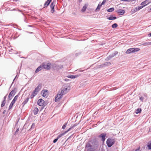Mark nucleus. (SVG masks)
Masks as SVG:
<instances>
[{"instance_id":"obj_1","label":"nucleus","mask_w":151,"mask_h":151,"mask_svg":"<svg viewBox=\"0 0 151 151\" xmlns=\"http://www.w3.org/2000/svg\"><path fill=\"white\" fill-rule=\"evenodd\" d=\"M115 142V141L114 139L112 138H109L106 141V144L109 147H110L114 145Z\"/></svg>"},{"instance_id":"obj_2","label":"nucleus","mask_w":151,"mask_h":151,"mask_svg":"<svg viewBox=\"0 0 151 151\" xmlns=\"http://www.w3.org/2000/svg\"><path fill=\"white\" fill-rule=\"evenodd\" d=\"M37 104L41 106L40 108H39L40 109V111L42 110L46 105V104L45 103L44 100L42 99H40L38 100Z\"/></svg>"},{"instance_id":"obj_3","label":"nucleus","mask_w":151,"mask_h":151,"mask_svg":"<svg viewBox=\"0 0 151 151\" xmlns=\"http://www.w3.org/2000/svg\"><path fill=\"white\" fill-rule=\"evenodd\" d=\"M85 148L87 149V151H93L94 150V147L90 141L87 143Z\"/></svg>"},{"instance_id":"obj_4","label":"nucleus","mask_w":151,"mask_h":151,"mask_svg":"<svg viewBox=\"0 0 151 151\" xmlns=\"http://www.w3.org/2000/svg\"><path fill=\"white\" fill-rule=\"evenodd\" d=\"M140 49L138 48H131L128 49L126 52V54H130L138 51Z\"/></svg>"},{"instance_id":"obj_5","label":"nucleus","mask_w":151,"mask_h":151,"mask_svg":"<svg viewBox=\"0 0 151 151\" xmlns=\"http://www.w3.org/2000/svg\"><path fill=\"white\" fill-rule=\"evenodd\" d=\"M145 6V5L144 6H139L138 7H136L132 9L131 12L132 14H133L136 12L139 11L140 9H142L143 7Z\"/></svg>"},{"instance_id":"obj_6","label":"nucleus","mask_w":151,"mask_h":151,"mask_svg":"<svg viewBox=\"0 0 151 151\" xmlns=\"http://www.w3.org/2000/svg\"><path fill=\"white\" fill-rule=\"evenodd\" d=\"M68 88L66 87H62L61 89L59 91L62 95H63L66 94L68 92Z\"/></svg>"},{"instance_id":"obj_7","label":"nucleus","mask_w":151,"mask_h":151,"mask_svg":"<svg viewBox=\"0 0 151 151\" xmlns=\"http://www.w3.org/2000/svg\"><path fill=\"white\" fill-rule=\"evenodd\" d=\"M63 95L58 91L57 95L56 96L55 99V102L59 101L60 99L62 98Z\"/></svg>"},{"instance_id":"obj_8","label":"nucleus","mask_w":151,"mask_h":151,"mask_svg":"<svg viewBox=\"0 0 151 151\" xmlns=\"http://www.w3.org/2000/svg\"><path fill=\"white\" fill-rule=\"evenodd\" d=\"M89 141L94 147H97L98 145V142L96 139H94Z\"/></svg>"},{"instance_id":"obj_9","label":"nucleus","mask_w":151,"mask_h":151,"mask_svg":"<svg viewBox=\"0 0 151 151\" xmlns=\"http://www.w3.org/2000/svg\"><path fill=\"white\" fill-rule=\"evenodd\" d=\"M106 133L101 134L98 136L99 138H101V140L103 142H104L105 140V137L106 136Z\"/></svg>"},{"instance_id":"obj_10","label":"nucleus","mask_w":151,"mask_h":151,"mask_svg":"<svg viewBox=\"0 0 151 151\" xmlns=\"http://www.w3.org/2000/svg\"><path fill=\"white\" fill-rule=\"evenodd\" d=\"M43 69H46L47 70H49L50 68V63H47V64L43 63L42 64Z\"/></svg>"},{"instance_id":"obj_11","label":"nucleus","mask_w":151,"mask_h":151,"mask_svg":"<svg viewBox=\"0 0 151 151\" xmlns=\"http://www.w3.org/2000/svg\"><path fill=\"white\" fill-rule=\"evenodd\" d=\"M42 93H43L42 96L43 97L47 98L48 96V90H43L42 92Z\"/></svg>"},{"instance_id":"obj_12","label":"nucleus","mask_w":151,"mask_h":151,"mask_svg":"<svg viewBox=\"0 0 151 151\" xmlns=\"http://www.w3.org/2000/svg\"><path fill=\"white\" fill-rule=\"evenodd\" d=\"M52 0H47L44 4L43 8H45L47 7L50 3Z\"/></svg>"},{"instance_id":"obj_13","label":"nucleus","mask_w":151,"mask_h":151,"mask_svg":"<svg viewBox=\"0 0 151 151\" xmlns=\"http://www.w3.org/2000/svg\"><path fill=\"white\" fill-rule=\"evenodd\" d=\"M116 12L119 15H122L124 14L125 11L123 9H119L116 11Z\"/></svg>"},{"instance_id":"obj_14","label":"nucleus","mask_w":151,"mask_h":151,"mask_svg":"<svg viewBox=\"0 0 151 151\" xmlns=\"http://www.w3.org/2000/svg\"><path fill=\"white\" fill-rule=\"evenodd\" d=\"M149 0H146L145 1L143 2H142L141 3L140 5L141 6H144V5H145V6H146L151 2V1L149 2Z\"/></svg>"},{"instance_id":"obj_15","label":"nucleus","mask_w":151,"mask_h":151,"mask_svg":"<svg viewBox=\"0 0 151 151\" xmlns=\"http://www.w3.org/2000/svg\"><path fill=\"white\" fill-rule=\"evenodd\" d=\"M63 68L62 65H54V69L55 70H58Z\"/></svg>"},{"instance_id":"obj_16","label":"nucleus","mask_w":151,"mask_h":151,"mask_svg":"<svg viewBox=\"0 0 151 151\" xmlns=\"http://www.w3.org/2000/svg\"><path fill=\"white\" fill-rule=\"evenodd\" d=\"M17 88H15L14 90H12L10 93L9 94V96H14L16 93Z\"/></svg>"},{"instance_id":"obj_17","label":"nucleus","mask_w":151,"mask_h":151,"mask_svg":"<svg viewBox=\"0 0 151 151\" xmlns=\"http://www.w3.org/2000/svg\"><path fill=\"white\" fill-rule=\"evenodd\" d=\"M88 6V4H84V6H83L81 11L82 12H84L87 8Z\"/></svg>"},{"instance_id":"obj_18","label":"nucleus","mask_w":151,"mask_h":151,"mask_svg":"<svg viewBox=\"0 0 151 151\" xmlns=\"http://www.w3.org/2000/svg\"><path fill=\"white\" fill-rule=\"evenodd\" d=\"M43 69L42 65H40L36 69L35 72L37 73Z\"/></svg>"},{"instance_id":"obj_19","label":"nucleus","mask_w":151,"mask_h":151,"mask_svg":"<svg viewBox=\"0 0 151 151\" xmlns=\"http://www.w3.org/2000/svg\"><path fill=\"white\" fill-rule=\"evenodd\" d=\"M41 84H39L38 86L35 88L34 90L37 93L40 91L41 89Z\"/></svg>"},{"instance_id":"obj_20","label":"nucleus","mask_w":151,"mask_h":151,"mask_svg":"<svg viewBox=\"0 0 151 151\" xmlns=\"http://www.w3.org/2000/svg\"><path fill=\"white\" fill-rule=\"evenodd\" d=\"M115 56L112 53L110 55H109V56L107 57L106 59V60H108L111 59L112 58L114 57Z\"/></svg>"},{"instance_id":"obj_21","label":"nucleus","mask_w":151,"mask_h":151,"mask_svg":"<svg viewBox=\"0 0 151 151\" xmlns=\"http://www.w3.org/2000/svg\"><path fill=\"white\" fill-rule=\"evenodd\" d=\"M39 111L38 109L36 107H35L33 110V112L34 115H36L37 114Z\"/></svg>"},{"instance_id":"obj_22","label":"nucleus","mask_w":151,"mask_h":151,"mask_svg":"<svg viewBox=\"0 0 151 151\" xmlns=\"http://www.w3.org/2000/svg\"><path fill=\"white\" fill-rule=\"evenodd\" d=\"M68 130L65 132H64L62 133L61 134H59L58 136L57 137L58 138V139H59L60 137H62L63 136L65 135V134L66 133L68 132Z\"/></svg>"},{"instance_id":"obj_23","label":"nucleus","mask_w":151,"mask_h":151,"mask_svg":"<svg viewBox=\"0 0 151 151\" xmlns=\"http://www.w3.org/2000/svg\"><path fill=\"white\" fill-rule=\"evenodd\" d=\"M29 97H27L24 101L22 103V106L23 107L24 105L26 104L27 102H28L29 100Z\"/></svg>"},{"instance_id":"obj_24","label":"nucleus","mask_w":151,"mask_h":151,"mask_svg":"<svg viewBox=\"0 0 151 151\" xmlns=\"http://www.w3.org/2000/svg\"><path fill=\"white\" fill-rule=\"evenodd\" d=\"M116 17H114L112 15H111L110 17L107 18V19L109 20H114L116 19Z\"/></svg>"},{"instance_id":"obj_25","label":"nucleus","mask_w":151,"mask_h":151,"mask_svg":"<svg viewBox=\"0 0 151 151\" xmlns=\"http://www.w3.org/2000/svg\"><path fill=\"white\" fill-rule=\"evenodd\" d=\"M78 77V75H69L67 76L68 78L73 79L76 78Z\"/></svg>"},{"instance_id":"obj_26","label":"nucleus","mask_w":151,"mask_h":151,"mask_svg":"<svg viewBox=\"0 0 151 151\" xmlns=\"http://www.w3.org/2000/svg\"><path fill=\"white\" fill-rule=\"evenodd\" d=\"M101 6L102 5L100 4V3H99L98 5L96 8L95 9V11L96 12H97L98 11H99L100 10L101 7Z\"/></svg>"},{"instance_id":"obj_27","label":"nucleus","mask_w":151,"mask_h":151,"mask_svg":"<svg viewBox=\"0 0 151 151\" xmlns=\"http://www.w3.org/2000/svg\"><path fill=\"white\" fill-rule=\"evenodd\" d=\"M55 5V2L53 1L51 4L50 5V8H54Z\"/></svg>"},{"instance_id":"obj_28","label":"nucleus","mask_w":151,"mask_h":151,"mask_svg":"<svg viewBox=\"0 0 151 151\" xmlns=\"http://www.w3.org/2000/svg\"><path fill=\"white\" fill-rule=\"evenodd\" d=\"M111 64V63L110 62H106L104 64H102L101 65L104 66H107Z\"/></svg>"},{"instance_id":"obj_29","label":"nucleus","mask_w":151,"mask_h":151,"mask_svg":"<svg viewBox=\"0 0 151 151\" xmlns=\"http://www.w3.org/2000/svg\"><path fill=\"white\" fill-rule=\"evenodd\" d=\"M77 125V124H74L73 125H72L71 127H70V128H69L68 130V131H70L71 129L73 128L74 127H76V126Z\"/></svg>"},{"instance_id":"obj_30","label":"nucleus","mask_w":151,"mask_h":151,"mask_svg":"<svg viewBox=\"0 0 151 151\" xmlns=\"http://www.w3.org/2000/svg\"><path fill=\"white\" fill-rule=\"evenodd\" d=\"M142 109L141 108H138L136 111L135 113L136 114L140 113L141 112Z\"/></svg>"},{"instance_id":"obj_31","label":"nucleus","mask_w":151,"mask_h":151,"mask_svg":"<svg viewBox=\"0 0 151 151\" xmlns=\"http://www.w3.org/2000/svg\"><path fill=\"white\" fill-rule=\"evenodd\" d=\"M114 9L113 7L109 8L107 10V11L109 12H111L114 11Z\"/></svg>"},{"instance_id":"obj_32","label":"nucleus","mask_w":151,"mask_h":151,"mask_svg":"<svg viewBox=\"0 0 151 151\" xmlns=\"http://www.w3.org/2000/svg\"><path fill=\"white\" fill-rule=\"evenodd\" d=\"M118 26L117 24L116 23H114L112 25V27L113 28H116Z\"/></svg>"},{"instance_id":"obj_33","label":"nucleus","mask_w":151,"mask_h":151,"mask_svg":"<svg viewBox=\"0 0 151 151\" xmlns=\"http://www.w3.org/2000/svg\"><path fill=\"white\" fill-rule=\"evenodd\" d=\"M142 45H145V46L150 45H151V42L144 43L142 44Z\"/></svg>"},{"instance_id":"obj_34","label":"nucleus","mask_w":151,"mask_h":151,"mask_svg":"<svg viewBox=\"0 0 151 151\" xmlns=\"http://www.w3.org/2000/svg\"><path fill=\"white\" fill-rule=\"evenodd\" d=\"M68 124V122H65V123L64 124L62 128L63 129H64L66 127L67 125Z\"/></svg>"},{"instance_id":"obj_35","label":"nucleus","mask_w":151,"mask_h":151,"mask_svg":"<svg viewBox=\"0 0 151 151\" xmlns=\"http://www.w3.org/2000/svg\"><path fill=\"white\" fill-rule=\"evenodd\" d=\"M147 147H148V150H151V142L150 143H148L147 144Z\"/></svg>"},{"instance_id":"obj_36","label":"nucleus","mask_w":151,"mask_h":151,"mask_svg":"<svg viewBox=\"0 0 151 151\" xmlns=\"http://www.w3.org/2000/svg\"><path fill=\"white\" fill-rule=\"evenodd\" d=\"M18 97H19V96L18 95H17L16 96H15V97L14 98L13 100H14L15 102H16V101L17 100Z\"/></svg>"},{"instance_id":"obj_37","label":"nucleus","mask_w":151,"mask_h":151,"mask_svg":"<svg viewBox=\"0 0 151 151\" xmlns=\"http://www.w3.org/2000/svg\"><path fill=\"white\" fill-rule=\"evenodd\" d=\"M5 103H6V101H3L1 103V107H3L4 106Z\"/></svg>"},{"instance_id":"obj_38","label":"nucleus","mask_w":151,"mask_h":151,"mask_svg":"<svg viewBox=\"0 0 151 151\" xmlns=\"http://www.w3.org/2000/svg\"><path fill=\"white\" fill-rule=\"evenodd\" d=\"M14 104L10 103L9 106V110H10V109H11L13 107V106Z\"/></svg>"},{"instance_id":"obj_39","label":"nucleus","mask_w":151,"mask_h":151,"mask_svg":"<svg viewBox=\"0 0 151 151\" xmlns=\"http://www.w3.org/2000/svg\"><path fill=\"white\" fill-rule=\"evenodd\" d=\"M50 9H51V10H50L51 12L52 13H53L55 11V10H54V8H53V7L50 8Z\"/></svg>"},{"instance_id":"obj_40","label":"nucleus","mask_w":151,"mask_h":151,"mask_svg":"<svg viewBox=\"0 0 151 151\" xmlns=\"http://www.w3.org/2000/svg\"><path fill=\"white\" fill-rule=\"evenodd\" d=\"M37 93H38L36 92L35 90H34L32 93V94L35 96L36 95H37Z\"/></svg>"},{"instance_id":"obj_41","label":"nucleus","mask_w":151,"mask_h":151,"mask_svg":"<svg viewBox=\"0 0 151 151\" xmlns=\"http://www.w3.org/2000/svg\"><path fill=\"white\" fill-rule=\"evenodd\" d=\"M106 0H103V1L102 2V3L101 4H100L102 6V5H103L105 4V3H106Z\"/></svg>"},{"instance_id":"obj_42","label":"nucleus","mask_w":151,"mask_h":151,"mask_svg":"<svg viewBox=\"0 0 151 151\" xmlns=\"http://www.w3.org/2000/svg\"><path fill=\"white\" fill-rule=\"evenodd\" d=\"M35 126V124L34 123H33L32 124V125H31V127L30 129H29V130H30L34 128Z\"/></svg>"},{"instance_id":"obj_43","label":"nucleus","mask_w":151,"mask_h":151,"mask_svg":"<svg viewBox=\"0 0 151 151\" xmlns=\"http://www.w3.org/2000/svg\"><path fill=\"white\" fill-rule=\"evenodd\" d=\"M144 98L143 97V96H141V97H140L139 98V99L140 100V101H142V102H143V101H144Z\"/></svg>"},{"instance_id":"obj_44","label":"nucleus","mask_w":151,"mask_h":151,"mask_svg":"<svg viewBox=\"0 0 151 151\" xmlns=\"http://www.w3.org/2000/svg\"><path fill=\"white\" fill-rule=\"evenodd\" d=\"M58 138L57 137V138L55 139L53 141V142L54 143H56L57 141H58Z\"/></svg>"},{"instance_id":"obj_45","label":"nucleus","mask_w":151,"mask_h":151,"mask_svg":"<svg viewBox=\"0 0 151 151\" xmlns=\"http://www.w3.org/2000/svg\"><path fill=\"white\" fill-rule=\"evenodd\" d=\"M118 52L117 51H115L113 53V55L115 56L116 55L118 54Z\"/></svg>"},{"instance_id":"obj_46","label":"nucleus","mask_w":151,"mask_h":151,"mask_svg":"<svg viewBox=\"0 0 151 151\" xmlns=\"http://www.w3.org/2000/svg\"><path fill=\"white\" fill-rule=\"evenodd\" d=\"M13 96H9H9H8V97H9V100H11L12 97H13Z\"/></svg>"},{"instance_id":"obj_47","label":"nucleus","mask_w":151,"mask_h":151,"mask_svg":"<svg viewBox=\"0 0 151 151\" xmlns=\"http://www.w3.org/2000/svg\"><path fill=\"white\" fill-rule=\"evenodd\" d=\"M140 147H139L137 149L135 150V151H140Z\"/></svg>"},{"instance_id":"obj_48","label":"nucleus","mask_w":151,"mask_h":151,"mask_svg":"<svg viewBox=\"0 0 151 151\" xmlns=\"http://www.w3.org/2000/svg\"><path fill=\"white\" fill-rule=\"evenodd\" d=\"M19 128H18L17 130H16V132H15V134H16L19 131Z\"/></svg>"},{"instance_id":"obj_49","label":"nucleus","mask_w":151,"mask_h":151,"mask_svg":"<svg viewBox=\"0 0 151 151\" xmlns=\"http://www.w3.org/2000/svg\"><path fill=\"white\" fill-rule=\"evenodd\" d=\"M35 96L34 95H33L32 93V95L30 96V98L31 99H32L33 98L34 96Z\"/></svg>"},{"instance_id":"obj_50","label":"nucleus","mask_w":151,"mask_h":151,"mask_svg":"<svg viewBox=\"0 0 151 151\" xmlns=\"http://www.w3.org/2000/svg\"><path fill=\"white\" fill-rule=\"evenodd\" d=\"M7 96V95H6L5 96L4 98V99H3V101H6V97Z\"/></svg>"},{"instance_id":"obj_51","label":"nucleus","mask_w":151,"mask_h":151,"mask_svg":"<svg viewBox=\"0 0 151 151\" xmlns=\"http://www.w3.org/2000/svg\"><path fill=\"white\" fill-rule=\"evenodd\" d=\"M144 96L146 98H147V95L146 93L144 94Z\"/></svg>"},{"instance_id":"obj_52","label":"nucleus","mask_w":151,"mask_h":151,"mask_svg":"<svg viewBox=\"0 0 151 151\" xmlns=\"http://www.w3.org/2000/svg\"><path fill=\"white\" fill-rule=\"evenodd\" d=\"M15 102L14 101V100H12L11 103L14 104L15 103Z\"/></svg>"},{"instance_id":"obj_53","label":"nucleus","mask_w":151,"mask_h":151,"mask_svg":"<svg viewBox=\"0 0 151 151\" xmlns=\"http://www.w3.org/2000/svg\"><path fill=\"white\" fill-rule=\"evenodd\" d=\"M137 0H128V1H136Z\"/></svg>"},{"instance_id":"obj_54","label":"nucleus","mask_w":151,"mask_h":151,"mask_svg":"<svg viewBox=\"0 0 151 151\" xmlns=\"http://www.w3.org/2000/svg\"><path fill=\"white\" fill-rule=\"evenodd\" d=\"M19 12H21L23 14H24L22 12V11L19 9H18L17 10Z\"/></svg>"},{"instance_id":"obj_55","label":"nucleus","mask_w":151,"mask_h":151,"mask_svg":"<svg viewBox=\"0 0 151 151\" xmlns=\"http://www.w3.org/2000/svg\"><path fill=\"white\" fill-rule=\"evenodd\" d=\"M69 80V79H65V81H68Z\"/></svg>"},{"instance_id":"obj_56","label":"nucleus","mask_w":151,"mask_h":151,"mask_svg":"<svg viewBox=\"0 0 151 151\" xmlns=\"http://www.w3.org/2000/svg\"><path fill=\"white\" fill-rule=\"evenodd\" d=\"M148 36H149V37H151V32L148 34Z\"/></svg>"},{"instance_id":"obj_57","label":"nucleus","mask_w":151,"mask_h":151,"mask_svg":"<svg viewBox=\"0 0 151 151\" xmlns=\"http://www.w3.org/2000/svg\"><path fill=\"white\" fill-rule=\"evenodd\" d=\"M28 26L29 27H33V26L31 25H28Z\"/></svg>"},{"instance_id":"obj_58","label":"nucleus","mask_w":151,"mask_h":151,"mask_svg":"<svg viewBox=\"0 0 151 151\" xmlns=\"http://www.w3.org/2000/svg\"><path fill=\"white\" fill-rule=\"evenodd\" d=\"M123 1H128V0H123Z\"/></svg>"},{"instance_id":"obj_59","label":"nucleus","mask_w":151,"mask_h":151,"mask_svg":"<svg viewBox=\"0 0 151 151\" xmlns=\"http://www.w3.org/2000/svg\"><path fill=\"white\" fill-rule=\"evenodd\" d=\"M17 75L16 76H15V78H14V80H13V81H14L15 79L17 77Z\"/></svg>"},{"instance_id":"obj_60","label":"nucleus","mask_w":151,"mask_h":151,"mask_svg":"<svg viewBox=\"0 0 151 151\" xmlns=\"http://www.w3.org/2000/svg\"><path fill=\"white\" fill-rule=\"evenodd\" d=\"M21 7H24V8H25V6H21Z\"/></svg>"},{"instance_id":"obj_61","label":"nucleus","mask_w":151,"mask_h":151,"mask_svg":"<svg viewBox=\"0 0 151 151\" xmlns=\"http://www.w3.org/2000/svg\"><path fill=\"white\" fill-rule=\"evenodd\" d=\"M79 1L80 2L82 1V0H79Z\"/></svg>"},{"instance_id":"obj_62","label":"nucleus","mask_w":151,"mask_h":151,"mask_svg":"<svg viewBox=\"0 0 151 151\" xmlns=\"http://www.w3.org/2000/svg\"><path fill=\"white\" fill-rule=\"evenodd\" d=\"M5 110H4V111L3 112V114H4V113H5Z\"/></svg>"},{"instance_id":"obj_63","label":"nucleus","mask_w":151,"mask_h":151,"mask_svg":"<svg viewBox=\"0 0 151 151\" xmlns=\"http://www.w3.org/2000/svg\"><path fill=\"white\" fill-rule=\"evenodd\" d=\"M13 10H16V9H13Z\"/></svg>"},{"instance_id":"obj_64","label":"nucleus","mask_w":151,"mask_h":151,"mask_svg":"<svg viewBox=\"0 0 151 151\" xmlns=\"http://www.w3.org/2000/svg\"><path fill=\"white\" fill-rule=\"evenodd\" d=\"M30 34H32V33H33V32H30Z\"/></svg>"}]
</instances>
